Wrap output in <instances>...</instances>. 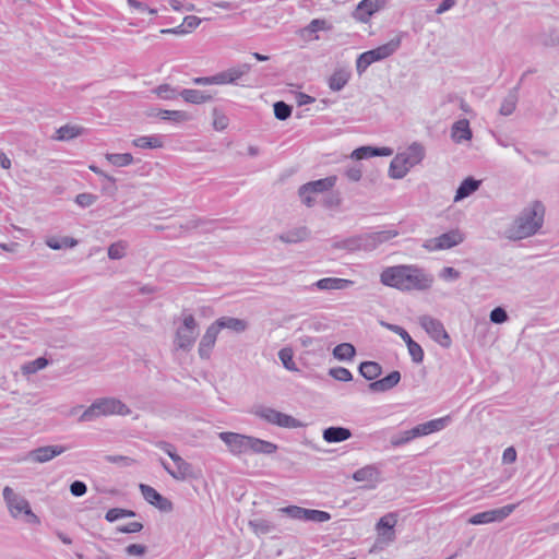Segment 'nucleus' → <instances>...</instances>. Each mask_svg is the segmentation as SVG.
<instances>
[{"label": "nucleus", "instance_id": "4468645a", "mask_svg": "<svg viewBox=\"0 0 559 559\" xmlns=\"http://www.w3.org/2000/svg\"><path fill=\"white\" fill-rule=\"evenodd\" d=\"M397 235L394 230H381L369 234L358 235L359 251H372L379 245L392 239Z\"/></svg>", "mask_w": 559, "mask_h": 559}, {"label": "nucleus", "instance_id": "e2e57ef3", "mask_svg": "<svg viewBox=\"0 0 559 559\" xmlns=\"http://www.w3.org/2000/svg\"><path fill=\"white\" fill-rule=\"evenodd\" d=\"M381 325L386 328L389 331L397 334L405 343L412 337L409 333L401 325L381 322Z\"/></svg>", "mask_w": 559, "mask_h": 559}, {"label": "nucleus", "instance_id": "a211bd4d", "mask_svg": "<svg viewBox=\"0 0 559 559\" xmlns=\"http://www.w3.org/2000/svg\"><path fill=\"white\" fill-rule=\"evenodd\" d=\"M397 523V514L390 512L380 518L376 527L379 532V536L386 542H393L395 539L394 526Z\"/></svg>", "mask_w": 559, "mask_h": 559}, {"label": "nucleus", "instance_id": "473e14b6", "mask_svg": "<svg viewBox=\"0 0 559 559\" xmlns=\"http://www.w3.org/2000/svg\"><path fill=\"white\" fill-rule=\"evenodd\" d=\"M309 236L307 227L301 226L278 235V239L285 243H298Z\"/></svg>", "mask_w": 559, "mask_h": 559}, {"label": "nucleus", "instance_id": "1a4fd4ad", "mask_svg": "<svg viewBox=\"0 0 559 559\" xmlns=\"http://www.w3.org/2000/svg\"><path fill=\"white\" fill-rule=\"evenodd\" d=\"M419 325L425 332L440 346L449 348L452 344L451 337L443 323L429 314H423L418 318Z\"/></svg>", "mask_w": 559, "mask_h": 559}, {"label": "nucleus", "instance_id": "8fccbe9b", "mask_svg": "<svg viewBox=\"0 0 559 559\" xmlns=\"http://www.w3.org/2000/svg\"><path fill=\"white\" fill-rule=\"evenodd\" d=\"M333 247L336 249H343L347 251H359L358 235L337 241L333 245Z\"/></svg>", "mask_w": 559, "mask_h": 559}, {"label": "nucleus", "instance_id": "72a5a7b5", "mask_svg": "<svg viewBox=\"0 0 559 559\" xmlns=\"http://www.w3.org/2000/svg\"><path fill=\"white\" fill-rule=\"evenodd\" d=\"M479 180H476L473 177L465 178L459 186L454 200L460 201L462 199L467 198L468 195L474 193L479 188Z\"/></svg>", "mask_w": 559, "mask_h": 559}, {"label": "nucleus", "instance_id": "4d7b16f0", "mask_svg": "<svg viewBox=\"0 0 559 559\" xmlns=\"http://www.w3.org/2000/svg\"><path fill=\"white\" fill-rule=\"evenodd\" d=\"M126 255V246L123 242H115L108 247V258L111 260H119Z\"/></svg>", "mask_w": 559, "mask_h": 559}, {"label": "nucleus", "instance_id": "de8ad7c7", "mask_svg": "<svg viewBox=\"0 0 559 559\" xmlns=\"http://www.w3.org/2000/svg\"><path fill=\"white\" fill-rule=\"evenodd\" d=\"M331 519V514L325 511L305 509L304 521L305 522H318L323 523Z\"/></svg>", "mask_w": 559, "mask_h": 559}, {"label": "nucleus", "instance_id": "6e6552de", "mask_svg": "<svg viewBox=\"0 0 559 559\" xmlns=\"http://www.w3.org/2000/svg\"><path fill=\"white\" fill-rule=\"evenodd\" d=\"M155 447L164 451L175 463L176 469H173L170 476L176 480H186L188 478H195V473L192 464L183 460L177 452L173 443L164 440L154 442Z\"/></svg>", "mask_w": 559, "mask_h": 559}, {"label": "nucleus", "instance_id": "b1692460", "mask_svg": "<svg viewBox=\"0 0 559 559\" xmlns=\"http://www.w3.org/2000/svg\"><path fill=\"white\" fill-rule=\"evenodd\" d=\"M472 136L473 132L469 128V122L467 119H460L453 123L451 128V138L455 143L469 141Z\"/></svg>", "mask_w": 559, "mask_h": 559}, {"label": "nucleus", "instance_id": "bb28decb", "mask_svg": "<svg viewBox=\"0 0 559 559\" xmlns=\"http://www.w3.org/2000/svg\"><path fill=\"white\" fill-rule=\"evenodd\" d=\"M278 447L277 444L271 442V441H266V440H262L260 438H257V437H252L250 438V443H249V452H252V453H255V454H273L277 451Z\"/></svg>", "mask_w": 559, "mask_h": 559}, {"label": "nucleus", "instance_id": "f257e3e1", "mask_svg": "<svg viewBox=\"0 0 559 559\" xmlns=\"http://www.w3.org/2000/svg\"><path fill=\"white\" fill-rule=\"evenodd\" d=\"M380 282L401 292H423L431 288L433 276L416 265L400 264L385 267Z\"/></svg>", "mask_w": 559, "mask_h": 559}, {"label": "nucleus", "instance_id": "5fc2aeb1", "mask_svg": "<svg viewBox=\"0 0 559 559\" xmlns=\"http://www.w3.org/2000/svg\"><path fill=\"white\" fill-rule=\"evenodd\" d=\"M278 358L281 359L283 366L287 369V370H296V364L294 362V359H293V352L290 348H282L280 352H278Z\"/></svg>", "mask_w": 559, "mask_h": 559}, {"label": "nucleus", "instance_id": "f3484780", "mask_svg": "<svg viewBox=\"0 0 559 559\" xmlns=\"http://www.w3.org/2000/svg\"><path fill=\"white\" fill-rule=\"evenodd\" d=\"M384 5V0H361L354 11V17L362 23L369 21L370 16Z\"/></svg>", "mask_w": 559, "mask_h": 559}, {"label": "nucleus", "instance_id": "c9c22d12", "mask_svg": "<svg viewBox=\"0 0 559 559\" xmlns=\"http://www.w3.org/2000/svg\"><path fill=\"white\" fill-rule=\"evenodd\" d=\"M83 132L84 128L82 127L66 124L57 129L53 139L58 141H69L81 135Z\"/></svg>", "mask_w": 559, "mask_h": 559}, {"label": "nucleus", "instance_id": "393cba45", "mask_svg": "<svg viewBox=\"0 0 559 559\" xmlns=\"http://www.w3.org/2000/svg\"><path fill=\"white\" fill-rule=\"evenodd\" d=\"M353 285V281L337 277H324L317 281L313 286L322 290H341Z\"/></svg>", "mask_w": 559, "mask_h": 559}, {"label": "nucleus", "instance_id": "e433bc0d", "mask_svg": "<svg viewBox=\"0 0 559 559\" xmlns=\"http://www.w3.org/2000/svg\"><path fill=\"white\" fill-rule=\"evenodd\" d=\"M380 475L378 468L373 465H366L357 469L353 474V479L356 481H373L377 480Z\"/></svg>", "mask_w": 559, "mask_h": 559}, {"label": "nucleus", "instance_id": "ea45409f", "mask_svg": "<svg viewBox=\"0 0 559 559\" xmlns=\"http://www.w3.org/2000/svg\"><path fill=\"white\" fill-rule=\"evenodd\" d=\"M46 245L52 250H60L63 248H73L78 245V240L72 237H49L46 239Z\"/></svg>", "mask_w": 559, "mask_h": 559}, {"label": "nucleus", "instance_id": "37998d69", "mask_svg": "<svg viewBox=\"0 0 559 559\" xmlns=\"http://www.w3.org/2000/svg\"><path fill=\"white\" fill-rule=\"evenodd\" d=\"M249 526L255 534H270L275 531V524L265 519H254L249 522Z\"/></svg>", "mask_w": 559, "mask_h": 559}, {"label": "nucleus", "instance_id": "49530a36", "mask_svg": "<svg viewBox=\"0 0 559 559\" xmlns=\"http://www.w3.org/2000/svg\"><path fill=\"white\" fill-rule=\"evenodd\" d=\"M136 513L133 510L122 509V508H112L109 509L105 514V520L107 522H116L122 518H134Z\"/></svg>", "mask_w": 559, "mask_h": 559}, {"label": "nucleus", "instance_id": "f704fd0d", "mask_svg": "<svg viewBox=\"0 0 559 559\" xmlns=\"http://www.w3.org/2000/svg\"><path fill=\"white\" fill-rule=\"evenodd\" d=\"M350 79V72L345 69H338L333 72L329 79V87L334 92H338L344 88Z\"/></svg>", "mask_w": 559, "mask_h": 559}, {"label": "nucleus", "instance_id": "dca6fc26", "mask_svg": "<svg viewBox=\"0 0 559 559\" xmlns=\"http://www.w3.org/2000/svg\"><path fill=\"white\" fill-rule=\"evenodd\" d=\"M219 332L221 331L214 322L207 326L198 347V354L201 359H210Z\"/></svg>", "mask_w": 559, "mask_h": 559}, {"label": "nucleus", "instance_id": "0e129e2a", "mask_svg": "<svg viewBox=\"0 0 559 559\" xmlns=\"http://www.w3.org/2000/svg\"><path fill=\"white\" fill-rule=\"evenodd\" d=\"M143 530L141 522H130L124 525L117 526L116 531L123 534L139 533Z\"/></svg>", "mask_w": 559, "mask_h": 559}, {"label": "nucleus", "instance_id": "2eb2a0df", "mask_svg": "<svg viewBox=\"0 0 559 559\" xmlns=\"http://www.w3.org/2000/svg\"><path fill=\"white\" fill-rule=\"evenodd\" d=\"M139 489L145 499V501L155 508H157L162 512H171L174 510L173 502L162 496L156 489L146 484H140Z\"/></svg>", "mask_w": 559, "mask_h": 559}, {"label": "nucleus", "instance_id": "2f4dec72", "mask_svg": "<svg viewBox=\"0 0 559 559\" xmlns=\"http://www.w3.org/2000/svg\"><path fill=\"white\" fill-rule=\"evenodd\" d=\"M519 100V85L511 88L501 103L499 112L502 116H510L514 112Z\"/></svg>", "mask_w": 559, "mask_h": 559}, {"label": "nucleus", "instance_id": "c03bdc74", "mask_svg": "<svg viewBox=\"0 0 559 559\" xmlns=\"http://www.w3.org/2000/svg\"><path fill=\"white\" fill-rule=\"evenodd\" d=\"M106 159L116 167H124L133 163V156L130 153H108Z\"/></svg>", "mask_w": 559, "mask_h": 559}, {"label": "nucleus", "instance_id": "a878e982", "mask_svg": "<svg viewBox=\"0 0 559 559\" xmlns=\"http://www.w3.org/2000/svg\"><path fill=\"white\" fill-rule=\"evenodd\" d=\"M218 330L228 329L236 333L245 332L248 329V322L243 319L234 317H221L214 321Z\"/></svg>", "mask_w": 559, "mask_h": 559}, {"label": "nucleus", "instance_id": "7ed1b4c3", "mask_svg": "<svg viewBox=\"0 0 559 559\" xmlns=\"http://www.w3.org/2000/svg\"><path fill=\"white\" fill-rule=\"evenodd\" d=\"M131 414L130 407L117 397H99L82 413L79 417L80 423H88L102 416H127Z\"/></svg>", "mask_w": 559, "mask_h": 559}, {"label": "nucleus", "instance_id": "0eeeda50", "mask_svg": "<svg viewBox=\"0 0 559 559\" xmlns=\"http://www.w3.org/2000/svg\"><path fill=\"white\" fill-rule=\"evenodd\" d=\"M250 413L261 420L281 428L294 429L305 426V424L297 418L265 405H255Z\"/></svg>", "mask_w": 559, "mask_h": 559}, {"label": "nucleus", "instance_id": "f8f14e48", "mask_svg": "<svg viewBox=\"0 0 559 559\" xmlns=\"http://www.w3.org/2000/svg\"><path fill=\"white\" fill-rule=\"evenodd\" d=\"M516 506L518 504H507L498 509L476 513L468 519V523L473 525H481L501 522L515 510Z\"/></svg>", "mask_w": 559, "mask_h": 559}, {"label": "nucleus", "instance_id": "774afa93", "mask_svg": "<svg viewBox=\"0 0 559 559\" xmlns=\"http://www.w3.org/2000/svg\"><path fill=\"white\" fill-rule=\"evenodd\" d=\"M86 491H87V486L84 481L74 480L70 485V492L74 497H82L86 493Z\"/></svg>", "mask_w": 559, "mask_h": 559}, {"label": "nucleus", "instance_id": "338daca9", "mask_svg": "<svg viewBox=\"0 0 559 559\" xmlns=\"http://www.w3.org/2000/svg\"><path fill=\"white\" fill-rule=\"evenodd\" d=\"M439 276L444 281H456L460 278L461 273L452 266H445L441 270Z\"/></svg>", "mask_w": 559, "mask_h": 559}, {"label": "nucleus", "instance_id": "a19ab883", "mask_svg": "<svg viewBox=\"0 0 559 559\" xmlns=\"http://www.w3.org/2000/svg\"><path fill=\"white\" fill-rule=\"evenodd\" d=\"M135 147L140 148H160L163 147V141L157 135L139 136L132 141Z\"/></svg>", "mask_w": 559, "mask_h": 559}, {"label": "nucleus", "instance_id": "7c9ffc66", "mask_svg": "<svg viewBox=\"0 0 559 559\" xmlns=\"http://www.w3.org/2000/svg\"><path fill=\"white\" fill-rule=\"evenodd\" d=\"M409 168L406 160L397 154L390 163L389 176L393 179H402L407 175Z\"/></svg>", "mask_w": 559, "mask_h": 559}, {"label": "nucleus", "instance_id": "4be33fe9", "mask_svg": "<svg viewBox=\"0 0 559 559\" xmlns=\"http://www.w3.org/2000/svg\"><path fill=\"white\" fill-rule=\"evenodd\" d=\"M150 117H158L162 120H169L176 123L186 122L191 119V116L183 110H168V109H151Z\"/></svg>", "mask_w": 559, "mask_h": 559}, {"label": "nucleus", "instance_id": "603ef678", "mask_svg": "<svg viewBox=\"0 0 559 559\" xmlns=\"http://www.w3.org/2000/svg\"><path fill=\"white\" fill-rule=\"evenodd\" d=\"M449 421H450V418L448 416L426 421L425 426L428 431V435L444 429Z\"/></svg>", "mask_w": 559, "mask_h": 559}, {"label": "nucleus", "instance_id": "c756f323", "mask_svg": "<svg viewBox=\"0 0 559 559\" xmlns=\"http://www.w3.org/2000/svg\"><path fill=\"white\" fill-rule=\"evenodd\" d=\"M359 373L368 381H376L382 373V367L377 361H362L358 367Z\"/></svg>", "mask_w": 559, "mask_h": 559}, {"label": "nucleus", "instance_id": "39448f33", "mask_svg": "<svg viewBox=\"0 0 559 559\" xmlns=\"http://www.w3.org/2000/svg\"><path fill=\"white\" fill-rule=\"evenodd\" d=\"M2 496L12 518L24 515L26 523L39 524V518L32 511L29 502L23 496L9 486L3 488Z\"/></svg>", "mask_w": 559, "mask_h": 559}, {"label": "nucleus", "instance_id": "864d4df0", "mask_svg": "<svg viewBox=\"0 0 559 559\" xmlns=\"http://www.w3.org/2000/svg\"><path fill=\"white\" fill-rule=\"evenodd\" d=\"M329 374L337 381L348 382L353 379L352 372L344 367H334L329 370Z\"/></svg>", "mask_w": 559, "mask_h": 559}, {"label": "nucleus", "instance_id": "f03ea898", "mask_svg": "<svg viewBox=\"0 0 559 559\" xmlns=\"http://www.w3.org/2000/svg\"><path fill=\"white\" fill-rule=\"evenodd\" d=\"M545 205L535 200L525 206L507 230L511 240H521L535 235L544 224Z\"/></svg>", "mask_w": 559, "mask_h": 559}, {"label": "nucleus", "instance_id": "ddd939ff", "mask_svg": "<svg viewBox=\"0 0 559 559\" xmlns=\"http://www.w3.org/2000/svg\"><path fill=\"white\" fill-rule=\"evenodd\" d=\"M219 439L228 447L233 454H243L249 452L251 436L237 432L224 431L218 435Z\"/></svg>", "mask_w": 559, "mask_h": 559}, {"label": "nucleus", "instance_id": "9d476101", "mask_svg": "<svg viewBox=\"0 0 559 559\" xmlns=\"http://www.w3.org/2000/svg\"><path fill=\"white\" fill-rule=\"evenodd\" d=\"M336 183L335 176H329L322 179L309 181L298 189V195L301 199V202L308 206L312 207L316 203L314 199L311 197L312 193H323L331 190Z\"/></svg>", "mask_w": 559, "mask_h": 559}, {"label": "nucleus", "instance_id": "58836bf2", "mask_svg": "<svg viewBox=\"0 0 559 559\" xmlns=\"http://www.w3.org/2000/svg\"><path fill=\"white\" fill-rule=\"evenodd\" d=\"M356 355V348L350 343H341L333 349V356L341 361L350 360Z\"/></svg>", "mask_w": 559, "mask_h": 559}, {"label": "nucleus", "instance_id": "69168bd1", "mask_svg": "<svg viewBox=\"0 0 559 559\" xmlns=\"http://www.w3.org/2000/svg\"><path fill=\"white\" fill-rule=\"evenodd\" d=\"M124 551L128 556L142 557L146 554L147 547L141 544H130L126 547Z\"/></svg>", "mask_w": 559, "mask_h": 559}, {"label": "nucleus", "instance_id": "cd10ccee", "mask_svg": "<svg viewBox=\"0 0 559 559\" xmlns=\"http://www.w3.org/2000/svg\"><path fill=\"white\" fill-rule=\"evenodd\" d=\"M180 96L183 98L185 102L200 105L207 103L213 99V96L211 94H207L206 92L200 91V90H193V88H183L180 91Z\"/></svg>", "mask_w": 559, "mask_h": 559}, {"label": "nucleus", "instance_id": "5701e85b", "mask_svg": "<svg viewBox=\"0 0 559 559\" xmlns=\"http://www.w3.org/2000/svg\"><path fill=\"white\" fill-rule=\"evenodd\" d=\"M352 437L350 429L341 426H330L322 432V438L328 443H338Z\"/></svg>", "mask_w": 559, "mask_h": 559}, {"label": "nucleus", "instance_id": "13d9d810", "mask_svg": "<svg viewBox=\"0 0 559 559\" xmlns=\"http://www.w3.org/2000/svg\"><path fill=\"white\" fill-rule=\"evenodd\" d=\"M489 319L495 324H502L508 321L509 316L504 308L496 307L490 311Z\"/></svg>", "mask_w": 559, "mask_h": 559}, {"label": "nucleus", "instance_id": "aec40b11", "mask_svg": "<svg viewBox=\"0 0 559 559\" xmlns=\"http://www.w3.org/2000/svg\"><path fill=\"white\" fill-rule=\"evenodd\" d=\"M66 451L63 445H45L29 452V457L37 463H45Z\"/></svg>", "mask_w": 559, "mask_h": 559}, {"label": "nucleus", "instance_id": "6ab92c4d", "mask_svg": "<svg viewBox=\"0 0 559 559\" xmlns=\"http://www.w3.org/2000/svg\"><path fill=\"white\" fill-rule=\"evenodd\" d=\"M401 381V372L393 370L382 379H378L368 384V389L372 393H383L392 390Z\"/></svg>", "mask_w": 559, "mask_h": 559}, {"label": "nucleus", "instance_id": "412c9836", "mask_svg": "<svg viewBox=\"0 0 559 559\" xmlns=\"http://www.w3.org/2000/svg\"><path fill=\"white\" fill-rule=\"evenodd\" d=\"M393 154V150L386 146L378 147V146H360L353 151L352 158L355 159H366L376 156H391Z\"/></svg>", "mask_w": 559, "mask_h": 559}, {"label": "nucleus", "instance_id": "052dcab7", "mask_svg": "<svg viewBox=\"0 0 559 559\" xmlns=\"http://www.w3.org/2000/svg\"><path fill=\"white\" fill-rule=\"evenodd\" d=\"M97 195L93 194V193H87V192H84V193H80L75 197V203L85 209V207H88L91 205H93L96 201H97Z\"/></svg>", "mask_w": 559, "mask_h": 559}, {"label": "nucleus", "instance_id": "09e8293b", "mask_svg": "<svg viewBox=\"0 0 559 559\" xmlns=\"http://www.w3.org/2000/svg\"><path fill=\"white\" fill-rule=\"evenodd\" d=\"M273 110L275 118L284 121L292 116L293 107L283 100H278L274 103Z\"/></svg>", "mask_w": 559, "mask_h": 559}, {"label": "nucleus", "instance_id": "423d86ee", "mask_svg": "<svg viewBox=\"0 0 559 559\" xmlns=\"http://www.w3.org/2000/svg\"><path fill=\"white\" fill-rule=\"evenodd\" d=\"M401 41V37L396 36L374 49L360 53L356 60V70L358 74H362L373 62L381 61L392 56L400 48Z\"/></svg>", "mask_w": 559, "mask_h": 559}, {"label": "nucleus", "instance_id": "20e7f679", "mask_svg": "<svg viewBox=\"0 0 559 559\" xmlns=\"http://www.w3.org/2000/svg\"><path fill=\"white\" fill-rule=\"evenodd\" d=\"M199 336V323L191 313H182L181 323L175 332L174 346L176 349L189 352Z\"/></svg>", "mask_w": 559, "mask_h": 559}, {"label": "nucleus", "instance_id": "9b49d317", "mask_svg": "<svg viewBox=\"0 0 559 559\" xmlns=\"http://www.w3.org/2000/svg\"><path fill=\"white\" fill-rule=\"evenodd\" d=\"M464 241V236L459 229H451L438 237L427 239L423 248L428 251L451 249Z\"/></svg>", "mask_w": 559, "mask_h": 559}, {"label": "nucleus", "instance_id": "a18cd8bd", "mask_svg": "<svg viewBox=\"0 0 559 559\" xmlns=\"http://www.w3.org/2000/svg\"><path fill=\"white\" fill-rule=\"evenodd\" d=\"M405 344L413 362L421 364L424 361L425 353L420 344L415 342L412 337Z\"/></svg>", "mask_w": 559, "mask_h": 559}, {"label": "nucleus", "instance_id": "6e6d98bb", "mask_svg": "<svg viewBox=\"0 0 559 559\" xmlns=\"http://www.w3.org/2000/svg\"><path fill=\"white\" fill-rule=\"evenodd\" d=\"M278 512L286 514L290 519L304 521L305 508L298 506H288L281 508Z\"/></svg>", "mask_w": 559, "mask_h": 559}, {"label": "nucleus", "instance_id": "680f3d73", "mask_svg": "<svg viewBox=\"0 0 559 559\" xmlns=\"http://www.w3.org/2000/svg\"><path fill=\"white\" fill-rule=\"evenodd\" d=\"M48 365V359L45 357H38L27 366L23 368L24 372L26 373H34L38 370L44 369Z\"/></svg>", "mask_w": 559, "mask_h": 559}, {"label": "nucleus", "instance_id": "79ce46f5", "mask_svg": "<svg viewBox=\"0 0 559 559\" xmlns=\"http://www.w3.org/2000/svg\"><path fill=\"white\" fill-rule=\"evenodd\" d=\"M251 70L250 63H241L236 67L225 70L228 76L229 84H237L238 80L243 75L248 74Z\"/></svg>", "mask_w": 559, "mask_h": 559}, {"label": "nucleus", "instance_id": "3c124183", "mask_svg": "<svg viewBox=\"0 0 559 559\" xmlns=\"http://www.w3.org/2000/svg\"><path fill=\"white\" fill-rule=\"evenodd\" d=\"M213 127L217 131H223L227 128L229 119L218 108L213 109Z\"/></svg>", "mask_w": 559, "mask_h": 559}, {"label": "nucleus", "instance_id": "4c0bfd02", "mask_svg": "<svg viewBox=\"0 0 559 559\" xmlns=\"http://www.w3.org/2000/svg\"><path fill=\"white\" fill-rule=\"evenodd\" d=\"M152 93L164 100H173L180 96V91L167 83L156 86Z\"/></svg>", "mask_w": 559, "mask_h": 559}, {"label": "nucleus", "instance_id": "c85d7f7f", "mask_svg": "<svg viewBox=\"0 0 559 559\" xmlns=\"http://www.w3.org/2000/svg\"><path fill=\"white\" fill-rule=\"evenodd\" d=\"M413 167L419 164L425 157V148L420 143L414 142L408 146L405 153L400 154Z\"/></svg>", "mask_w": 559, "mask_h": 559}, {"label": "nucleus", "instance_id": "bf43d9fd", "mask_svg": "<svg viewBox=\"0 0 559 559\" xmlns=\"http://www.w3.org/2000/svg\"><path fill=\"white\" fill-rule=\"evenodd\" d=\"M412 440V435L408 433V430H406L392 436L390 439V443L393 448H399L411 442Z\"/></svg>", "mask_w": 559, "mask_h": 559}]
</instances>
